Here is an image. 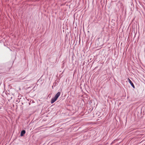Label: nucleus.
Segmentation results:
<instances>
[{
  "instance_id": "1",
  "label": "nucleus",
  "mask_w": 145,
  "mask_h": 145,
  "mask_svg": "<svg viewBox=\"0 0 145 145\" xmlns=\"http://www.w3.org/2000/svg\"><path fill=\"white\" fill-rule=\"evenodd\" d=\"M57 99L55 97L52 98V99L51 100V102L52 104L53 103H54L57 100Z\"/></svg>"
},
{
  "instance_id": "2",
  "label": "nucleus",
  "mask_w": 145,
  "mask_h": 145,
  "mask_svg": "<svg viewBox=\"0 0 145 145\" xmlns=\"http://www.w3.org/2000/svg\"><path fill=\"white\" fill-rule=\"evenodd\" d=\"M61 94V92H57L55 95V97L57 99L58 98L59 96H60Z\"/></svg>"
},
{
  "instance_id": "3",
  "label": "nucleus",
  "mask_w": 145,
  "mask_h": 145,
  "mask_svg": "<svg viewBox=\"0 0 145 145\" xmlns=\"http://www.w3.org/2000/svg\"><path fill=\"white\" fill-rule=\"evenodd\" d=\"M129 82V83H130L131 86L133 87L134 88H135V86L133 84L131 80L129 78H128Z\"/></svg>"
},
{
  "instance_id": "4",
  "label": "nucleus",
  "mask_w": 145,
  "mask_h": 145,
  "mask_svg": "<svg viewBox=\"0 0 145 145\" xmlns=\"http://www.w3.org/2000/svg\"><path fill=\"white\" fill-rule=\"evenodd\" d=\"M25 133V130H22L21 132L20 136H23Z\"/></svg>"
},
{
  "instance_id": "5",
  "label": "nucleus",
  "mask_w": 145,
  "mask_h": 145,
  "mask_svg": "<svg viewBox=\"0 0 145 145\" xmlns=\"http://www.w3.org/2000/svg\"><path fill=\"white\" fill-rule=\"evenodd\" d=\"M32 78V77H31L30 78V79L29 80H30Z\"/></svg>"
}]
</instances>
